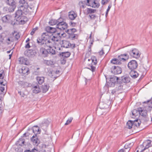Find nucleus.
I'll return each mask as SVG.
<instances>
[{
	"instance_id": "obj_1",
	"label": "nucleus",
	"mask_w": 152,
	"mask_h": 152,
	"mask_svg": "<svg viewBox=\"0 0 152 152\" xmlns=\"http://www.w3.org/2000/svg\"><path fill=\"white\" fill-rule=\"evenodd\" d=\"M60 33H57V35H52L49 36L45 33H44L42 35L41 38H39L37 39V42L40 45L44 44V42L53 43L56 48L59 50L61 45V41L60 38Z\"/></svg>"
},
{
	"instance_id": "obj_2",
	"label": "nucleus",
	"mask_w": 152,
	"mask_h": 152,
	"mask_svg": "<svg viewBox=\"0 0 152 152\" xmlns=\"http://www.w3.org/2000/svg\"><path fill=\"white\" fill-rule=\"evenodd\" d=\"M6 85L7 82L5 80L0 81V114H1L3 111V109L1 107V104L3 97L6 92V91L5 90Z\"/></svg>"
},
{
	"instance_id": "obj_3",
	"label": "nucleus",
	"mask_w": 152,
	"mask_h": 152,
	"mask_svg": "<svg viewBox=\"0 0 152 152\" xmlns=\"http://www.w3.org/2000/svg\"><path fill=\"white\" fill-rule=\"evenodd\" d=\"M19 2L21 6L17 11V15L19 16L21 14V11H23V12L25 14H27L28 12V8L29 7L28 3L26 0H19Z\"/></svg>"
},
{
	"instance_id": "obj_4",
	"label": "nucleus",
	"mask_w": 152,
	"mask_h": 152,
	"mask_svg": "<svg viewBox=\"0 0 152 152\" xmlns=\"http://www.w3.org/2000/svg\"><path fill=\"white\" fill-rule=\"evenodd\" d=\"M88 64L90 67V69L93 72L95 71L96 69V65L97 63L96 57L94 56H91L88 59Z\"/></svg>"
},
{
	"instance_id": "obj_5",
	"label": "nucleus",
	"mask_w": 152,
	"mask_h": 152,
	"mask_svg": "<svg viewBox=\"0 0 152 152\" xmlns=\"http://www.w3.org/2000/svg\"><path fill=\"white\" fill-rule=\"evenodd\" d=\"M151 140H147L145 141L142 145H140L138 147L137 152H143L145 150L151 146Z\"/></svg>"
},
{
	"instance_id": "obj_6",
	"label": "nucleus",
	"mask_w": 152,
	"mask_h": 152,
	"mask_svg": "<svg viewBox=\"0 0 152 152\" xmlns=\"http://www.w3.org/2000/svg\"><path fill=\"white\" fill-rule=\"evenodd\" d=\"M23 11H21V14L18 15H17V12L15 13V17L17 18V20L18 22L20 24H23L25 23L28 20V19L24 15L27 14H25L23 12Z\"/></svg>"
},
{
	"instance_id": "obj_7",
	"label": "nucleus",
	"mask_w": 152,
	"mask_h": 152,
	"mask_svg": "<svg viewBox=\"0 0 152 152\" xmlns=\"http://www.w3.org/2000/svg\"><path fill=\"white\" fill-rule=\"evenodd\" d=\"M13 18L11 15H7L1 18L2 22L5 23H10L11 24H15V23L13 21Z\"/></svg>"
},
{
	"instance_id": "obj_8",
	"label": "nucleus",
	"mask_w": 152,
	"mask_h": 152,
	"mask_svg": "<svg viewBox=\"0 0 152 152\" xmlns=\"http://www.w3.org/2000/svg\"><path fill=\"white\" fill-rule=\"evenodd\" d=\"M86 5L93 8H97L100 6V4L95 0H86L85 1Z\"/></svg>"
},
{
	"instance_id": "obj_9",
	"label": "nucleus",
	"mask_w": 152,
	"mask_h": 152,
	"mask_svg": "<svg viewBox=\"0 0 152 152\" xmlns=\"http://www.w3.org/2000/svg\"><path fill=\"white\" fill-rule=\"evenodd\" d=\"M48 45H45L44 47L40 48V53L44 57L48 56L49 54V50L48 49Z\"/></svg>"
},
{
	"instance_id": "obj_10",
	"label": "nucleus",
	"mask_w": 152,
	"mask_h": 152,
	"mask_svg": "<svg viewBox=\"0 0 152 152\" xmlns=\"http://www.w3.org/2000/svg\"><path fill=\"white\" fill-rule=\"evenodd\" d=\"M75 44H71L69 41L64 40L61 41V48L63 47L66 48H75Z\"/></svg>"
},
{
	"instance_id": "obj_11",
	"label": "nucleus",
	"mask_w": 152,
	"mask_h": 152,
	"mask_svg": "<svg viewBox=\"0 0 152 152\" xmlns=\"http://www.w3.org/2000/svg\"><path fill=\"white\" fill-rule=\"evenodd\" d=\"M138 64L137 62L134 60H132L129 62L128 67L130 69H136L137 67Z\"/></svg>"
},
{
	"instance_id": "obj_12",
	"label": "nucleus",
	"mask_w": 152,
	"mask_h": 152,
	"mask_svg": "<svg viewBox=\"0 0 152 152\" xmlns=\"http://www.w3.org/2000/svg\"><path fill=\"white\" fill-rule=\"evenodd\" d=\"M130 54L132 56L135 58H139L140 55V53L139 50L136 48L133 49L131 51Z\"/></svg>"
},
{
	"instance_id": "obj_13",
	"label": "nucleus",
	"mask_w": 152,
	"mask_h": 152,
	"mask_svg": "<svg viewBox=\"0 0 152 152\" xmlns=\"http://www.w3.org/2000/svg\"><path fill=\"white\" fill-rule=\"evenodd\" d=\"M111 72L115 74H118L122 72L121 68L118 66H114L111 68Z\"/></svg>"
},
{
	"instance_id": "obj_14",
	"label": "nucleus",
	"mask_w": 152,
	"mask_h": 152,
	"mask_svg": "<svg viewBox=\"0 0 152 152\" xmlns=\"http://www.w3.org/2000/svg\"><path fill=\"white\" fill-rule=\"evenodd\" d=\"M68 27L67 24L65 22H59L57 25L56 28L61 30H64Z\"/></svg>"
},
{
	"instance_id": "obj_15",
	"label": "nucleus",
	"mask_w": 152,
	"mask_h": 152,
	"mask_svg": "<svg viewBox=\"0 0 152 152\" xmlns=\"http://www.w3.org/2000/svg\"><path fill=\"white\" fill-rule=\"evenodd\" d=\"M5 42L8 44H11L12 42L14 41V38L13 37V35L11 34H10L8 36H6L5 37Z\"/></svg>"
},
{
	"instance_id": "obj_16",
	"label": "nucleus",
	"mask_w": 152,
	"mask_h": 152,
	"mask_svg": "<svg viewBox=\"0 0 152 152\" xmlns=\"http://www.w3.org/2000/svg\"><path fill=\"white\" fill-rule=\"evenodd\" d=\"M19 72L22 75H27L30 73L28 68L26 66L22 67L19 70Z\"/></svg>"
},
{
	"instance_id": "obj_17",
	"label": "nucleus",
	"mask_w": 152,
	"mask_h": 152,
	"mask_svg": "<svg viewBox=\"0 0 152 152\" xmlns=\"http://www.w3.org/2000/svg\"><path fill=\"white\" fill-rule=\"evenodd\" d=\"M138 109L140 112V115L144 117H146L147 115V111L145 109L140 107L138 108Z\"/></svg>"
},
{
	"instance_id": "obj_18",
	"label": "nucleus",
	"mask_w": 152,
	"mask_h": 152,
	"mask_svg": "<svg viewBox=\"0 0 152 152\" xmlns=\"http://www.w3.org/2000/svg\"><path fill=\"white\" fill-rule=\"evenodd\" d=\"M83 11L84 13L86 15L91 14L95 13L96 12V10L92 8H87Z\"/></svg>"
},
{
	"instance_id": "obj_19",
	"label": "nucleus",
	"mask_w": 152,
	"mask_h": 152,
	"mask_svg": "<svg viewBox=\"0 0 152 152\" xmlns=\"http://www.w3.org/2000/svg\"><path fill=\"white\" fill-rule=\"evenodd\" d=\"M59 73V70L52 71L49 72V75L53 78H56L58 77Z\"/></svg>"
},
{
	"instance_id": "obj_20",
	"label": "nucleus",
	"mask_w": 152,
	"mask_h": 152,
	"mask_svg": "<svg viewBox=\"0 0 152 152\" xmlns=\"http://www.w3.org/2000/svg\"><path fill=\"white\" fill-rule=\"evenodd\" d=\"M108 51V48L104 47L102 48V50L98 52V53L100 56H103L105 53H107Z\"/></svg>"
},
{
	"instance_id": "obj_21",
	"label": "nucleus",
	"mask_w": 152,
	"mask_h": 152,
	"mask_svg": "<svg viewBox=\"0 0 152 152\" xmlns=\"http://www.w3.org/2000/svg\"><path fill=\"white\" fill-rule=\"evenodd\" d=\"M77 16V14L73 11H71L69 12V17L71 20H74Z\"/></svg>"
},
{
	"instance_id": "obj_22",
	"label": "nucleus",
	"mask_w": 152,
	"mask_h": 152,
	"mask_svg": "<svg viewBox=\"0 0 152 152\" xmlns=\"http://www.w3.org/2000/svg\"><path fill=\"white\" fill-rule=\"evenodd\" d=\"M119 60L121 64L122 61H125L127 58V56L126 54H121L118 57Z\"/></svg>"
},
{
	"instance_id": "obj_23",
	"label": "nucleus",
	"mask_w": 152,
	"mask_h": 152,
	"mask_svg": "<svg viewBox=\"0 0 152 152\" xmlns=\"http://www.w3.org/2000/svg\"><path fill=\"white\" fill-rule=\"evenodd\" d=\"M45 30L48 33H55L56 30L55 28L48 26L45 28Z\"/></svg>"
},
{
	"instance_id": "obj_24",
	"label": "nucleus",
	"mask_w": 152,
	"mask_h": 152,
	"mask_svg": "<svg viewBox=\"0 0 152 152\" xmlns=\"http://www.w3.org/2000/svg\"><path fill=\"white\" fill-rule=\"evenodd\" d=\"M19 63L21 64H24L26 65H28L29 63L26 58L23 57L20 58H19Z\"/></svg>"
},
{
	"instance_id": "obj_25",
	"label": "nucleus",
	"mask_w": 152,
	"mask_h": 152,
	"mask_svg": "<svg viewBox=\"0 0 152 152\" xmlns=\"http://www.w3.org/2000/svg\"><path fill=\"white\" fill-rule=\"evenodd\" d=\"M31 140L33 142V144L37 145L39 143V141L37 138V136L35 135V136H33L31 138Z\"/></svg>"
},
{
	"instance_id": "obj_26",
	"label": "nucleus",
	"mask_w": 152,
	"mask_h": 152,
	"mask_svg": "<svg viewBox=\"0 0 152 152\" xmlns=\"http://www.w3.org/2000/svg\"><path fill=\"white\" fill-rule=\"evenodd\" d=\"M36 79L37 81L39 84H42L44 82L45 78L43 77L37 76Z\"/></svg>"
},
{
	"instance_id": "obj_27",
	"label": "nucleus",
	"mask_w": 152,
	"mask_h": 152,
	"mask_svg": "<svg viewBox=\"0 0 152 152\" xmlns=\"http://www.w3.org/2000/svg\"><path fill=\"white\" fill-rule=\"evenodd\" d=\"M32 89L33 92L35 94H37L41 91L38 85L34 86L32 87Z\"/></svg>"
},
{
	"instance_id": "obj_28",
	"label": "nucleus",
	"mask_w": 152,
	"mask_h": 152,
	"mask_svg": "<svg viewBox=\"0 0 152 152\" xmlns=\"http://www.w3.org/2000/svg\"><path fill=\"white\" fill-rule=\"evenodd\" d=\"M132 118H134L137 116H139L140 115V112L138 109V108L137 110H134L132 111Z\"/></svg>"
},
{
	"instance_id": "obj_29",
	"label": "nucleus",
	"mask_w": 152,
	"mask_h": 152,
	"mask_svg": "<svg viewBox=\"0 0 152 152\" xmlns=\"http://www.w3.org/2000/svg\"><path fill=\"white\" fill-rule=\"evenodd\" d=\"M130 76L134 78L137 77L138 76V73L134 70H131L130 72Z\"/></svg>"
},
{
	"instance_id": "obj_30",
	"label": "nucleus",
	"mask_w": 152,
	"mask_h": 152,
	"mask_svg": "<svg viewBox=\"0 0 152 152\" xmlns=\"http://www.w3.org/2000/svg\"><path fill=\"white\" fill-rule=\"evenodd\" d=\"M77 31V30L75 28L68 29L66 31V32L69 35H71L74 34V33Z\"/></svg>"
},
{
	"instance_id": "obj_31",
	"label": "nucleus",
	"mask_w": 152,
	"mask_h": 152,
	"mask_svg": "<svg viewBox=\"0 0 152 152\" xmlns=\"http://www.w3.org/2000/svg\"><path fill=\"white\" fill-rule=\"evenodd\" d=\"M49 86L48 85L45 84L42 86V92L44 93H45L47 92L49 88Z\"/></svg>"
},
{
	"instance_id": "obj_32",
	"label": "nucleus",
	"mask_w": 152,
	"mask_h": 152,
	"mask_svg": "<svg viewBox=\"0 0 152 152\" xmlns=\"http://www.w3.org/2000/svg\"><path fill=\"white\" fill-rule=\"evenodd\" d=\"M111 62L114 64H121L118 58L113 59L111 60Z\"/></svg>"
},
{
	"instance_id": "obj_33",
	"label": "nucleus",
	"mask_w": 152,
	"mask_h": 152,
	"mask_svg": "<svg viewBox=\"0 0 152 152\" xmlns=\"http://www.w3.org/2000/svg\"><path fill=\"white\" fill-rule=\"evenodd\" d=\"M123 82L125 83H128L130 82V78L129 76H123L122 78Z\"/></svg>"
},
{
	"instance_id": "obj_34",
	"label": "nucleus",
	"mask_w": 152,
	"mask_h": 152,
	"mask_svg": "<svg viewBox=\"0 0 152 152\" xmlns=\"http://www.w3.org/2000/svg\"><path fill=\"white\" fill-rule=\"evenodd\" d=\"M133 126H134L137 127H139L141 123V122L140 120L138 119L135 120L134 122H133Z\"/></svg>"
},
{
	"instance_id": "obj_35",
	"label": "nucleus",
	"mask_w": 152,
	"mask_h": 152,
	"mask_svg": "<svg viewBox=\"0 0 152 152\" xmlns=\"http://www.w3.org/2000/svg\"><path fill=\"white\" fill-rule=\"evenodd\" d=\"M9 6L8 10L10 12H12L14 11L16 7V5H11Z\"/></svg>"
},
{
	"instance_id": "obj_36",
	"label": "nucleus",
	"mask_w": 152,
	"mask_h": 152,
	"mask_svg": "<svg viewBox=\"0 0 152 152\" xmlns=\"http://www.w3.org/2000/svg\"><path fill=\"white\" fill-rule=\"evenodd\" d=\"M6 3L9 6L16 5V3L14 0H7Z\"/></svg>"
},
{
	"instance_id": "obj_37",
	"label": "nucleus",
	"mask_w": 152,
	"mask_h": 152,
	"mask_svg": "<svg viewBox=\"0 0 152 152\" xmlns=\"http://www.w3.org/2000/svg\"><path fill=\"white\" fill-rule=\"evenodd\" d=\"M48 49L49 50V54H51L52 55H54L56 54L55 50L53 49L50 45H48Z\"/></svg>"
},
{
	"instance_id": "obj_38",
	"label": "nucleus",
	"mask_w": 152,
	"mask_h": 152,
	"mask_svg": "<svg viewBox=\"0 0 152 152\" xmlns=\"http://www.w3.org/2000/svg\"><path fill=\"white\" fill-rule=\"evenodd\" d=\"M13 35V37L14 38V41L18 40L20 37V36L18 33L16 32H14L12 34Z\"/></svg>"
},
{
	"instance_id": "obj_39",
	"label": "nucleus",
	"mask_w": 152,
	"mask_h": 152,
	"mask_svg": "<svg viewBox=\"0 0 152 152\" xmlns=\"http://www.w3.org/2000/svg\"><path fill=\"white\" fill-rule=\"evenodd\" d=\"M126 127L129 129H131L133 126V123L132 121H129L126 124Z\"/></svg>"
},
{
	"instance_id": "obj_40",
	"label": "nucleus",
	"mask_w": 152,
	"mask_h": 152,
	"mask_svg": "<svg viewBox=\"0 0 152 152\" xmlns=\"http://www.w3.org/2000/svg\"><path fill=\"white\" fill-rule=\"evenodd\" d=\"M33 132L34 133H37L39 132V129L38 126H34L33 129Z\"/></svg>"
},
{
	"instance_id": "obj_41",
	"label": "nucleus",
	"mask_w": 152,
	"mask_h": 152,
	"mask_svg": "<svg viewBox=\"0 0 152 152\" xmlns=\"http://www.w3.org/2000/svg\"><path fill=\"white\" fill-rule=\"evenodd\" d=\"M69 37L72 40H74L78 38V35L77 34H74L71 35H69Z\"/></svg>"
},
{
	"instance_id": "obj_42",
	"label": "nucleus",
	"mask_w": 152,
	"mask_h": 152,
	"mask_svg": "<svg viewBox=\"0 0 152 152\" xmlns=\"http://www.w3.org/2000/svg\"><path fill=\"white\" fill-rule=\"evenodd\" d=\"M61 55L64 57L67 58L70 56V53L68 52H64L62 53Z\"/></svg>"
},
{
	"instance_id": "obj_43",
	"label": "nucleus",
	"mask_w": 152,
	"mask_h": 152,
	"mask_svg": "<svg viewBox=\"0 0 152 152\" xmlns=\"http://www.w3.org/2000/svg\"><path fill=\"white\" fill-rule=\"evenodd\" d=\"M45 63L48 66L52 65L53 64V62L51 60H45Z\"/></svg>"
},
{
	"instance_id": "obj_44",
	"label": "nucleus",
	"mask_w": 152,
	"mask_h": 152,
	"mask_svg": "<svg viewBox=\"0 0 152 152\" xmlns=\"http://www.w3.org/2000/svg\"><path fill=\"white\" fill-rule=\"evenodd\" d=\"M6 43L5 40V37H4L2 36H0V45L1 44Z\"/></svg>"
},
{
	"instance_id": "obj_45",
	"label": "nucleus",
	"mask_w": 152,
	"mask_h": 152,
	"mask_svg": "<svg viewBox=\"0 0 152 152\" xmlns=\"http://www.w3.org/2000/svg\"><path fill=\"white\" fill-rule=\"evenodd\" d=\"M97 16L94 14H90L89 17L90 19L91 20H94L97 18Z\"/></svg>"
},
{
	"instance_id": "obj_46",
	"label": "nucleus",
	"mask_w": 152,
	"mask_h": 152,
	"mask_svg": "<svg viewBox=\"0 0 152 152\" xmlns=\"http://www.w3.org/2000/svg\"><path fill=\"white\" fill-rule=\"evenodd\" d=\"M49 24L50 25L53 26L58 23L56 20H52L49 21Z\"/></svg>"
},
{
	"instance_id": "obj_47",
	"label": "nucleus",
	"mask_w": 152,
	"mask_h": 152,
	"mask_svg": "<svg viewBox=\"0 0 152 152\" xmlns=\"http://www.w3.org/2000/svg\"><path fill=\"white\" fill-rule=\"evenodd\" d=\"M5 74L4 71L3 70H1L0 71V79H3L4 77Z\"/></svg>"
},
{
	"instance_id": "obj_48",
	"label": "nucleus",
	"mask_w": 152,
	"mask_h": 152,
	"mask_svg": "<svg viewBox=\"0 0 152 152\" xmlns=\"http://www.w3.org/2000/svg\"><path fill=\"white\" fill-rule=\"evenodd\" d=\"M73 118L72 117H70L66 121V122L65 125H67L70 124L72 122V120H73Z\"/></svg>"
},
{
	"instance_id": "obj_49",
	"label": "nucleus",
	"mask_w": 152,
	"mask_h": 152,
	"mask_svg": "<svg viewBox=\"0 0 152 152\" xmlns=\"http://www.w3.org/2000/svg\"><path fill=\"white\" fill-rule=\"evenodd\" d=\"M110 0H102L101 1V4L104 5L106 4H107L109 1Z\"/></svg>"
},
{
	"instance_id": "obj_50",
	"label": "nucleus",
	"mask_w": 152,
	"mask_h": 152,
	"mask_svg": "<svg viewBox=\"0 0 152 152\" xmlns=\"http://www.w3.org/2000/svg\"><path fill=\"white\" fill-rule=\"evenodd\" d=\"M111 7V5H109L108 6L107 9V11H106V14H105V16H107V15Z\"/></svg>"
},
{
	"instance_id": "obj_51",
	"label": "nucleus",
	"mask_w": 152,
	"mask_h": 152,
	"mask_svg": "<svg viewBox=\"0 0 152 152\" xmlns=\"http://www.w3.org/2000/svg\"><path fill=\"white\" fill-rule=\"evenodd\" d=\"M60 33V37H65L66 36V34L64 33Z\"/></svg>"
},
{
	"instance_id": "obj_52",
	"label": "nucleus",
	"mask_w": 152,
	"mask_h": 152,
	"mask_svg": "<svg viewBox=\"0 0 152 152\" xmlns=\"http://www.w3.org/2000/svg\"><path fill=\"white\" fill-rule=\"evenodd\" d=\"M25 47L26 48H29L30 47L29 42H28L27 44L25 45Z\"/></svg>"
},
{
	"instance_id": "obj_53",
	"label": "nucleus",
	"mask_w": 152,
	"mask_h": 152,
	"mask_svg": "<svg viewBox=\"0 0 152 152\" xmlns=\"http://www.w3.org/2000/svg\"><path fill=\"white\" fill-rule=\"evenodd\" d=\"M89 43H90V46L92 45L93 44L94 42V39H90Z\"/></svg>"
},
{
	"instance_id": "obj_54",
	"label": "nucleus",
	"mask_w": 152,
	"mask_h": 152,
	"mask_svg": "<svg viewBox=\"0 0 152 152\" xmlns=\"http://www.w3.org/2000/svg\"><path fill=\"white\" fill-rule=\"evenodd\" d=\"M70 25L74 27L76 26V23L74 22H71Z\"/></svg>"
},
{
	"instance_id": "obj_55",
	"label": "nucleus",
	"mask_w": 152,
	"mask_h": 152,
	"mask_svg": "<svg viewBox=\"0 0 152 152\" xmlns=\"http://www.w3.org/2000/svg\"><path fill=\"white\" fill-rule=\"evenodd\" d=\"M36 30V29L35 28L33 29L32 31L31 32V35H33L35 33Z\"/></svg>"
},
{
	"instance_id": "obj_56",
	"label": "nucleus",
	"mask_w": 152,
	"mask_h": 152,
	"mask_svg": "<svg viewBox=\"0 0 152 152\" xmlns=\"http://www.w3.org/2000/svg\"><path fill=\"white\" fill-rule=\"evenodd\" d=\"M126 149H125V150L123 149H121L120 150H119L118 152H126Z\"/></svg>"
},
{
	"instance_id": "obj_57",
	"label": "nucleus",
	"mask_w": 152,
	"mask_h": 152,
	"mask_svg": "<svg viewBox=\"0 0 152 152\" xmlns=\"http://www.w3.org/2000/svg\"><path fill=\"white\" fill-rule=\"evenodd\" d=\"M92 33H91V34L90 35L89 37V39H94L93 37L92 36Z\"/></svg>"
},
{
	"instance_id": "obj_58",
	"label": "nucleus",
	"mask_w": 152,
	"mask_h": 152,
	"mask_svg": "<svg viewBox=\"0 0 152 152\" xmlns=\"http://www.w3.org/2000/svg\"><path fill=\"white\" fill-rule=\"evenodd\" d=\"M149 107H152V101L149 103Z\"/></svg>"
},
{
	"instance_id": "obj_59",
	"label": "nucleus",
	"mask_w": 152,
	"mask_h": 152,
	"mask_svg": "<svg viewBox=\"0 0 152 152\" xmlns=\"http://www.w3.org/2000/svg\"><path fill=\"white\" fill-rule=\"evenodd\" d=\"M32 152H39L36 149H33L32 151Z\"/></svg>"
},
{
	"instance_id": "obj_60",
	"label": "nucleus",
	"mask_w": 152,
	"mask_h": 152,
	"mask_svg": "<svg viewBox=\"0 0 152 152\" xmlns=\"http://www.w3.org/2000/svg\"><path fill=\"white\" fill-rule=\"evenodd\" d=\"M19 142H21L23 144H24V141L23 140H19Z\"/></svg>"
},
{
	"instance_id": "obj_61",
	"label": "nucleus",
	"mask_w": 152,
	"mask_h": 152,
	"mask_svg": "<svg viewBox=\"0 0 152 152\" xmlns=\"http://www.w3.org/2000/svg\"><path fill=\"white\" fill-rule=\"evenodd\" d=\"M29 41H30L29 39V38H28L27 39L26 41V42H28Z\"/></svg>"
},
{
	"instance_id": "obj_62",
	"label": "nucleus",
	"mask_w": 152,
	"mask_h": 152,
	"mask_svg": "<svg viewBox=\"0 0 152 152\" xmlns=\"http://www.w3.org/2000/svg\"><path fill=\"white\" fill-rule=\"evenodd\" d=\"M12 53L11 54H10L9 55V58L10 59L11 58V56H12Z\"/></svg>"
},
{
	"instance_id": "obj_63",
	"label": "nucleus",
	"mask_w": 152,
	"mask_h": 152,
	"mask_svg": "<svg viewBox=\"0 0 152 152\" xmlns=\"http://www.w3.org/2000/svg\"><path fill=\"white\" fill-rule=\"evenodd\" d=\"M24 152H31L29 150H27L25 151Z\"/></svg>"
},
{
	"instance_id": "obj_64",
	"label": "nucleus",
	"mask_w": 152,
	"mask_h": 152,
	"mask_svg": "<svg viewBox=\"0 0 152 152\" xmlns=\"http://www.w3.org/2000/svg\"><path fill=\"white\" fill-rule=\"evenodd\" d=\"M11 51V50H9V51H7V53H10V52Z\"/></svg>"
}]
</instances>
